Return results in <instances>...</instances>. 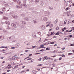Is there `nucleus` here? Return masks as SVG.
Listing matches in <instances>:
<instances>
[{"label": "nucleus", "mask_w": 74, "mask_h": 74, "mask_svg": "<svg viewBox=\"0 0 74 74\" xmlns=\"http://www.w3.org/2000/svg\"><path fill=\"white\" fill-rule=\"evenodd\" d=\"M22 6H24V7H27V5L26 4H22V5H16V7L17 8H22Z\"/></svg>", "instance_id": "f257e3e1"}, {"label": "nucleus", "mask_w": 74, "mask_h": 74, "mask_svg": "<svg viewBox=\"0 0 74 74\" xmlns=\"http://www.w3.org/2000/svg\"><path fill=\"white\" fill-rule=\"evenodd\" d=\"M16 57H15V56H11L10 57V60H15V59H16Z\"/></svg>", "instance_id": "f03ea898"}, {"label": "nucleus", "mask_w": 74, "mask_h": 74, "mask_svg": "<svg viewBox=\"0 0 74 74\" xmlns=\"http://www.w3.org/2000/svg\"><path fill=\"white\" fill-rule=\"evenodd\" d=\"M14 36H11L10 37L8 38H7V40H8V41H10V40H12V39H14Z\"/></svg>", "instance_id": "7ed1b4c3"}, {"label": "nucleus", "mask_w": 74, "mask_h": 74, "mask_svg": "<svg viewBox=\"0 0 74 74\" xmlns=\"http://www.w3.org/2000/svg\"><path fill=\"white\" fill-rule=\"evenodd\" d=\"M11 25L13 27H14V28H16V24H15L13 23H11Z\"/></svg>", "instance_id": "20e7f679"}, {"label": "nucleus", "mask_w": 74, "mask_h": 74, "mask_svg": "<svg viewBox=\"0 0 74 74\" xmlns=\"http://www.w3.org/2000/svg\"><path fill=\"white\" fill-rule=\"evenodd\" d=\"M12 18H15V19H17V18H18V16L16 15H12Z\"/></svg>", "instance_id": "39448f33"}, {"label": "nucleus", "mask_w": 74, "mask_h": 74, "mask_svg": "<svg viewBox=\"0 0 74 74\" xmlns=\"http://www.w3.org/2000/svg\"><path fill=\"white\" fill-rule=\"evenodd\" d=\"M2 11L4 12V13H5V14L7 13V11H5V8L4 7L2 8Z\"/></svg>", "instance_id": "423d86ee"}, {"label": "nucleus", "mask_w": 74, "mask_h": 74, "mask_svg": "<svg viewBox=\"0 0 74 74\" xmlns=\"http://www.w3.org/2000/svg\"><path fill=\"white\" fill-rule=\"evenodd\" d=\"M40 28L42 30H44L45 29V26L44 25L41 26Z\"/></svg>", "instance_id": "0eeeda50"}, {"label": "nucleus", "mask_w": 74, "mask_h": 74, "mask_svg": "<svg viewBox=\"0 0 74 74\" xmlns=\"http://www.w3.org/2000/svg\"><path fill=\"white\" fill-rule=\"evenodd\" d=\"M17 3H18V5H21V1L18 0L17 1Z\"/></svg>", "instance_id": "6e6552de"}, {"label": "nucleus", "mask_w": 74, "mask_h": 74, "mask_svg": "<svg viewBox=\"0 0 74 74\" xmlns=\"http://www.w3.org/2000/svg\"><path fill=\"white\" fill-rule=\"evenodd\" d=\"M44 47V46L43 45H40L39 49H40V48H45V47Z\"/></svg>", "instance_id": "1a4fd4ad"}, {"label": "nucleus", "mask_w": 74, "mask_h": 74, "mask_svg": "<svg viewBox=\"0 0 74 74\" xmlns=\"http://www.w3.org/2000/svg\"><path fill=\"white\" fill-rule=\"evenodd\" d=\"M43 20L44 21H48V18L47 17H45L43 18Z\"/></svg>", "instance_id": "9d476101"}, {"label": "nucleus", "mask_w": 74, "mask_h": 74, "mask_svg": "<svg viewBox=\"0 0 74 74\" xmlns=\"http://www.w3.org/2000/svg\"><path fill=\"white\" fill-rule=\"evenodd\" d=\"M39 1H39V0H35V3L36 4H38V3H39Z\"/></svg>", "instance_id": "9b49d317"}, {"label": "nucleus", "mask_w": 74, "mask_h": 74, "mask_svg": "<svg viewBox=\"0 0 74 74\" xmlns=\"http://www.w3.org/2000/svg\"><path fill=\"white\" fill-rule=\"evenodd\" d=\"M25 21H28L29 20V18L26 17L24 19Z\"/></svg>", "instance_id": "f8f14e48"}, {"label": "nucleus", "mask_w": 74, "mask_h": 74, "mask_svg": "<svg viewBox=\"0 0 74 74\" xmlns=\"http://www.w3.org/2000/svg\"><path fill=\"white\" fill-rule=\"evenodd\" d=\"M44 58L45 59H46V60H48L49 59H50V58H48L47 56L45 57Z\"/></svg>", "instance_id": "ddd939ff"}, {"label": "nucleus", "mask_w": 74, "mask_h": 74, "mask_svg": "<svg viewBox=\"0 0 74 74\" xmlns=\"http://www.w3.org/2000/svg\"><path fill=\"white\" fill-rule=\"evenodd\" d=\"M40 5H42V6H43V5H44V2L42 1H41V3H40Z\"/></svg>", "instance_id": "4468645a"}, {"label": "nucleus", "mask_w": 74, "mask_h": 74, "mask_svg": "<svg viewBox=\"0 0 74 74\" xmlns=\"http://www.w3.org/2000/svg\"><path fill=\"white\" fill-rule=\"evenodd\" d=\"M33 22L34 23H37V21L36 20H34Z\"/></svg>", "instance_id": "2eb2a0df"}, {"label": "nucleus", "mask_w": 74, "mask_h": 74, "mask_svg": "<svg viewBox=\"0 0 74 74\" xmlns=\"http://www.w3.org/2000/svg\"><path fill=\"white\" fill-rule=\"evenodd\" d=\"M7 29H8V30H10V29H11V28L10 27L8 26L7 27Z\"/></svg>", "instance_id": "dca6fc26"}, {"label": "nucleus", "mask_w": 74, "mask_h": 74, "mask_svg": "<svg viewBox=\"0 0 74 74\" xmlns=\"http://www.w3.org/2000/svg\"><path fill=\"white\" fill-rule=\"evenodd\" d=\"M22 24H23L24 25H26V22H25V21H22Z\"/></svg>", "instance_id": "f3484780"}, {"label": "nucleus", "mask_w": 74, "mask_h": 74, "mask_svg": "<svg viewBox=\"0 0 74 74\" xmlns=\"http://www.w3.org/2000/svg\"><path fill=\"white\" fill-rule=\"evenodd\" d=\"M4 5L5 7H8V6L9 5L8 3H6L5 4H4Z\"/></svg>", "instance_id": "a211bd4d"}, {"label": "nucleus", "mask_w": 74, "mask_h": 74, "mask_svg": "<svg viewBox=\"0 0 74 74\" xmlns=\"http://www.w3.org/2000/svg\"><path fill=\"white\" fill-rule=\"evenodd\" d=\"M58 20L56 19L55 21L54 22V23H55L56 24V23L58 22Z\"/></svg>", "instance_id": "6ab92c4d"}, {"label": "nucleus", "mask_w": 74, "mask_h": 74, "mask_svg": "<svg viewBox=\"0 0 74 74\" xmlns=\"http://www.w3.org/2000/svg\"><path fill=\"white\" fill-rule=\"evenodd\" d=\"M0 48H7V46L6 47H4V46H1L0 47Z\"/></svg>", "instance_id": "aec40b11"}, {"label": "nucleus", "mask_w": 74, "mask_h": 74, "mask_svg": "<svg viewBox=\"0 0 74 74\" xmlns=\"http://www.w3.org/2000/svg\"><path fill=\"white\" fill-rule=\"evenodd\" d=\"M29 9L30 10H34V8H29Z\"/></svg>", "instance_id": "412c9836"}, {"label": "nucleus", "mask_w": 74, "mask_h": 74, "mask_svg": "<svg viewBox=\"0 0 74 74\" xmlns=\"http://www.w3.org/2000/svg\"><path fill=\"white\" fill-rule=\"evenodd\" d=\"M21 16H23V17L25 16V14H21Z\"/></svg>", "instance_id": "4be33fe9"}, {"label": "nucleus", "mask_w": 74, "mask_h": 74, "mask_svg": "<svg viewBox=\"0 0 74 74\" xmlns=\"http://www.w3.org/2000/svg\"><path fill=\"white\" fill-rule=\"evenodd\" d=\"M11 64H12V65H14L15 64V63H14V62H11Z\"/></svg>", "instance_id": "5701e85b"}, {"label": "nucleus", "mask_w": 74, "mask_h": 74, "mask_svg": "<svg viewBox=\"0 0 74 74\" xmlns=\"http://www.w3.org/2000/svg\"><path fill=\"white\" fill-rule=\"evenodd\" d=\"M8 66H9L8 68V69H11V67H12L11 66H10V65H8Z\"/></svg>", "instance_id": "b1692460"}, {"label": "nucleus", "mask_w": 74, "mask_h": 74, "mask_svg": "<svg viewBox=\"0 0 74 74\" xmlns=\"http://www.w3.org/2000/svg\"><path fill=\"white\" fill-rule=\"evenodd\" d=\"M3 19H5L6 20H7L8 19V18L6 17H5L4 18H3Z\"/></svg>", "instance_id": "393cba45"}, {"label": "nucleus", "mask_w": 74, "mask_h": 74, "mask_svg": "<svg viewBox=\"0 0 74 74\" xmlns=\"http://www.w3.org/2000/svg\"><path fill=\"white\" fill-rule=\"evenodd\" d=\"M69 8H69V7H67L66 8L65 10L67 11V10H69Z\"/></svg>", "instance_id": "a878e982"}, {"label": "nucleus", "mask_w": 74, "mask_h": 74, "mask_svg": "<svg viewBox=\"0 0 74 74\" xmlns=\"http://www.w3.org/2000/svg\"><path fill=\"white\" fill-rule=\"evenodd\" d=\"M8 49H3L2 50V51H5L6 50H7Z\"/></svg>", "instance_id": "bb28decb"}, {"label": "nucleus", "mask_w": 74, "mask_h": 74, "mask_svg": "<svg viewBox=\"0 0 74 74\" xmlns=\"http://www.w3.org/2000/svg\"><path fill=\"white\" fill-rule=\"evenodd\" d=\"M49 8L50 10H53V7L51 8L50 7H49Z\"/></svg>", "instance_id": "cd10ccee"}, {"label": "nucleus", "mask_w": 74, "mask_h": 74, "mask_svg": "<svg viewBox=\"0 0 74 74\" xmlns=\"http://www.w3.org/2000/svg\"><path fill=\"white\" fill-rule=\"evenodd\" d=\"M73 55L72 53H68V55Z\"/></svg>", "instance_id": "c85d7f7f"}, {"label": "nucleus", "mask_w": 74, "mask_h": 74, "mask_svg": "<svg viewBox=\"0 0 74 74\" xmlns=\"http://www.w3.org/2000/svg\"><path fill=\"white\" fill-rule=\"evenodd\" d=\"M49 42L48 41L46 43V44H47V45H48V44H49Z\"/></svg>", "instance_id": "c756f323"}, {"label": "nucleus", "mask_w": 74, "mask_h": 74, "mask_svg": "<svg viewBox=\"0 0 74 74\" xmlns=\"http://www.w3.org/2000/svg\"><path fill=\"white\" fill-rule=\"evenodd\" d=\"M4 38V36H0V38Z\"/></svg>", "instance_id": "7c9ffc66"}, {"label": "nucleus", "mask_w": 74, "mask_h": 74, "mask_svg": "<svg viewBox=\"0 0 74 74\" xmlns=\"http://www.w3.org/2000/svg\"><path fill=\"white\" fill-rule=\"evenodd\" d=\"M59 34L60 33L58 32H57L55 34L57 36H58V35H59Z\"/></svg>", "instance_id": "2f4dec72"}, {"label": "nucleus", "mask_w": 74, "mask_h": 74, "mask_svg": "<svg viewBox=\"0 0 74 74\" xmlns=\"http://www.w3.org/2000/svg\"><path fill=\"white\" fill-rule=\"evenodd\" d=\"M49 27L50 28H51V27H53V24H51Z\"/></svg>", "instance_id": "473e14b6"}, {"label": "nucleus", "mask_w": 74, "mask_h": 74, "mask_svg": "<svg viewBox=\"0 0 74 74\" xmlns=\"http://www.w3.org/2000/svg\"><path fill=\"white\" fill-rule=\"evenodd\" d=\"M46 49L47 50H50L51 49L50 48L49 49V47H47L46 48Z\"/></svg>", "instance_id": "72a5a7b5"}, {"label": "nucleus", "mask_w": 74, "mask_h": 74, "mask_svg": "<svg viewBox=\"0 0 74 74\" xmlns=\"http://www.w3.org/2000/svg\"><path fill=\"white\" fill-rule=\"evenodd\" d=\"M54 33V32H51V34H50V35H52V34H55V33Z\"/></svg>", "instance_id": "f704fd0d"}, {"label": "nucleus", "mask_w": 74, "mask_h": 74, "mask_svg": "<svg viewBox=\"0 0 74 74\" xmlns=\"http://www.w3.org/2000/svg\"><path fill=\"white\" fill-rule=\"evenodd\" d=\"M16 47H17V46H18V45H19V44H16L15 45Z\"/></svg>", "instance_id": "c9c22d12"}, {"label": "nucleus", "mask_w": 74, "mask_h": 74, "mask_svg": "<svg viewBox=\"0 0 74 74\" xmlns=\"http://www.w3.org/2000/svg\"><path fill=\"white\" fill-rule=\"evenodd\" d=\"M25 70H23V71L21 72V73H22L25 72Z\"/></svg>", "instance_id": "e433bc0d"}, {"label": "nucleus", "mask_w": 74, "mask_h": 74, "mask_svg": "<svg viewBox=\"0 0 74 74\" xmlns=\"http://www.w3.org/2000/svg\"><path fill=\"white\" fill-rule=\"evenodd\" d=\"M23 3H24V4H26V1H25V0L24 1V2H23Z\"/></svg>", "instance_id": "4c0bfd02"}, {"label": "nucleus", "mask_w": 74, "mask_h": 74, "mask_svg": "<svg viewBox=\"0 0 74 74\" xmlns=\"http://www.w3.org/2000/svg\"><path fill=\"white\" fill-rule=\"evenodd\" d=\"M32 58H28L27 60H32Z\"/></svg>", "instance_id": "58836bf2"}, {"label": "nucleus", "mask_w": 74, "mask_h": 74, "mask_svg": "<svg viewBox=\"0 0 74 74\" xmlns=\"http://www.w3.org/2000/svg\"><path fill=\"white\" fill-rule=\"evenodd\" d=\"M11 49H15V47H12L11 48Z\"/></svg>", "instance_id": "ea45409f"}, {"label": "nucleus", "mask_w": 74, "mask_h": 74, "mask_svg": "<svg viewBox=\"0 0 74 74\" xmlns=\"http://www.w3.org/2000/svg\"><path fill=\"white\" fill-rule=\"evenodd\" d=\"M59 27H57L56 28V30H59Z\"/></svg>", "instance_id": "a19ab883"}, {"label": "nucleus", "mask_w": 74, "mask_h": 74, "mask_svg": "<svg viewBox=\"0 0 74 74\" xmlns=\"http://www.w3.org/2000/svg\"><path fill=\"white\" fill-rule=\"evenodd\" d=\"M54 43V42H50V44H53Z\"/></svg>", "instance_id": "79ce46f5"}, {"label": "nucleus", "mask_w": 74, "mask_h": 74, "mask_svg": "<svg viewBox=\"0 0 74 74\" xmlns=\"http://www.w3.org/2000/svg\"><path fill=\"white\" fill-rule=\"evenodd\" d=\"M3 32H4V33H5V32H7V30H4L3 31Z\"/></svg>", "instance_id": "37998d69"}, {"label": "nucleus", "mask_w": 74, "mask_h": 74, "mask_svg": "<svg viewBox=\"0 0 74 74\" xmlns=\"http://www.w3.org/2000/svg\"><path fill=\"white\" fill-rule=\"evenodd\" d=\"M0 14H3V12L0 11Z\"/></svg>", "instance_id": "c03bdc74"}, {"label": "nucleus", "mask_w": 74, "mask_h": 74, "mask_svg": "<svg viewBox=\"0 0 74 74\" xmlns=\"http://www.w3.org/2000/svg\"><path fill=\"white\" fill-rule=\"evenodd\" d=\"M58 56H65V55H64V54H62L61 55V54H59V55Z\"/></svg>", "instance_id": "a18cd8bd"}, {"label": "nucleus", "mask_w": 74, "mask_h": 74, "mask_svg": "<svg viewBox=\"0 0 74 74\" xmlns=\"http://www.w3.org/2000/svg\"><path fill=\"white\" fill-rule=\"evenodd\" d=\"M62 58L61 57L59 58V60H62Z\"/></svg>", "instance_id": "49530a36"}, {"label": "nucleus", "mask_w": 74, "mask_h": 74, "mask_svg": "<svg viewBox=\"0 0 74 74\" xmlns=\"http://www.w3.org/2000/svg\"><path fill=\"white\" fill-rule=\"evenodd\" d=\"M69 37H70V38H71V37H73V36L71 35H70L69 36Z\"/></svg>", "instance_id": "de8ad7c7"}, {"label": "nucleus", "mask_w": 74, "mask_h": 74, "mask_svg": "<svg viewBox=\"0 0 74 74\" xmlns=\"http://www.w3.org/2000/svg\"><path fill=\"white\" fill-rule=\"evenodd\" d=\"M35 55H38V54H40V53H35Z\"/></svg>", "instance_id": "09e8293b"}, {"label": "nucleus", "mask_w": 74, "mask_h": 74, "mask_svg": "<svg viewBox=\"0 0 74 74\" xmlns=\"http://www.w3.org/2000/svg\"><path fill=\"white\" fill-rule=\"evenodd\" d=\"M10 14H14V12H13V11L11 12H10Z\"/></svg>", "instance_id": "8fccbe9b"}, {"label": "nucleus", "mask_w": 74, "mask_h": 74, "mask_svg": "<svg viewBox=\"0 0 74 74\" xmlns=\"http://www.w3.org/2000/svg\"><path fill=\"white\" fill-rule=\"evenodd\" d=\"M56 36H53V38H56Z\"/></svg>", "instance_id": "3c124183"}, {"label": "nucleus", "mask_w": 74, "mask_h": 74, "mask_svg": "<svg viewBox=\"0 0 74 74\" xmlns=\"http://www.w3.org/2000/svg\"><path fill=\"white\" fill-rule=\"evenodd\" d=\"M33 13H34V14H37V12H35V11H33Z\"/></svg>", "instance_id": "603ef678"}, {"label": "nucleus", "mask_w": 74, "mask_h": 74, "mask_svg": "<svg viewBox=\"0 0 74 74\" xmlns=\"http://www.w3.org/2000/svg\"><path fill=\"white\" fill-rule=\"evenodd\" d=\"M62 50H64V49H65V47H63L62 49Z\"/></svg>", "instance_id": "864d4df0"}, {"label": "nucleus", "mask_w": 74, "mask_h": 74, "mask_svg": "<svg viewBox=\"0 0 74 74\" xmlns=\"http://www.w3.org/2000/svg\"><path fill=\"white\" fill-rule=\"evenodd\" d=\"M71 46H74V44H72L70 45Z\"/></svg>", "instance_id": "5fc2aeb1"}, {"label": "nucleus", "mask_w": 74, "mask_h": 74, "mask_svg": "<svg viewBox=\"0 0 74 74\" xmlns=\"http://www.w3.org/2000/svg\"><path fill=\"white\" fill-rule=\"evenodd\" d=\"M13 1L14 2H16L17 1L16 0H13Z\"/></svg>", "instance_id": "6e6d98bb"}, {"label": "nucleus", "mask_w": 74, "mask_h": 74, "mask_svg": "<svg viewBox=\"0 0 74 74\" xmlns=\"http://www.w3.org/2000/svg\"><path fill=\"white\" fill-rule=\"evenodd\" d=\"M4 58V57H2L1 58V59H3Z\"/></svg>", "instance_id": "4d7b16f0"}, {"label": "nucleus", "mask_w": 74, "mask_h": 74, "mask_svg": "<svg viewBox=\"0 0 74 74\" xmlns=\"http://www.w3.org/2000/svg\"><path fill=\"white\" fill-rule=\"evenodd\" d=\"M66 23H66V21H64V25H66Z\"/></svg>", "instance_id": "13d9d810"}, {"label": "nucleus", "mask_w": 74, "mask_h": 74, "mask_svg": "<svg viewBox=\"0 0 74 74\" xmlns=\"http://www.w3.org/2000/svg\"><path fill=\"white\" fill-rule=\"evenodd\" d=\"M46 24L47 25H49L50 23L48 22H47V23H46Z\"/></svg>", "instance_id": "bf43d9fd"}, {"label": "nucleus", "mask_w": 74, "mask_h": 74, "mask_svg": "<svg viewBox=\"0 0 74 74\" xmlns=\"http://www.w3.org/2000/svg\"><path fill=\"white\" fill-rule=\"evenodd\" d=\"M36 47V46H32V48H35Z\"/></svg>", "instance_id": "052dcab7"}, {"label": "nucleus", "mask_w": 74, "mask_h": 74, "mask_svg": "<svg viewBox=\"0 0 74 74\" xmlns=\"http://www.w3.org/2000/svg\"><path fill=\"white\" fill-rule=\"evenodd\" d=\"M5 23H6V24H8V23L7 21H5Z\"/></svg>", "instance_id": "680f3d73"}, {"label": "nucleus", "mask_w": 74, "mask_h": 74, "mask_svg": "<svg viewBox=\"0 0 74 74\" xmlns=\"http://www.w3.org/2000/svg\"><path fill=\"white\" fill-rule=\"evenodd\" d=\"M20 58H21L19 57H17L16 58V59H20Z\"/></svg>", "instance_id": "e2e57ef3"}, {"label": "nucleus", "mask_w": 74, "mask_h": 74, "mask_svg": "<svg viewBox=\"0 0 74 74\" xmlns=\"http://www.w3.org/2000/svg\"><path fill=\"white\" fill-rule=\"evenodd\" d=\"M68 3H70L69 4H70V2L68 1L67 2V4H68Z\"/></svg>", "instance_id": "0e129e2a"}, {"label": "nucleus", "mask_w": 74, "mask_h": 74, "mask_svg": "<svg viewBox=\"0 0 74 74\" xmlns=\"http://www.w3.org/2000/svg\"><path fill=\"white\" fill-rule=\"evenodd\" d=\"M49 26V24H48V25H46V27H48V26Z\"/></svg>", "instance_id": "69168bd1"}, {"label": "nucleus", "mask_w": 74, "mask_h": 74, "mask_svg": "<svg viewBox=\"0 0 74 74\" xmlns=\"http://www.w3.org/2000/svg\"><path fill=\"white\" fill-rule=\"evenodd\" d=\"M72 30H74V27H72Z\"/></svg>", "instance_id": "338daca9"}, {"label": "nucleus", "mask_w": 74, "mask_h": 74, "mask_svg": "<svg viewBox=\"0 0 74 74\" xmlns=\"http://www.w3.org/2000/svg\"><path fill=\"white\" fill-rule=\"evenodd\" d=\"M32 55H33V54H29V56H32Z\"/></svg>", "instance_id": "774afa93"}]
</instances>
